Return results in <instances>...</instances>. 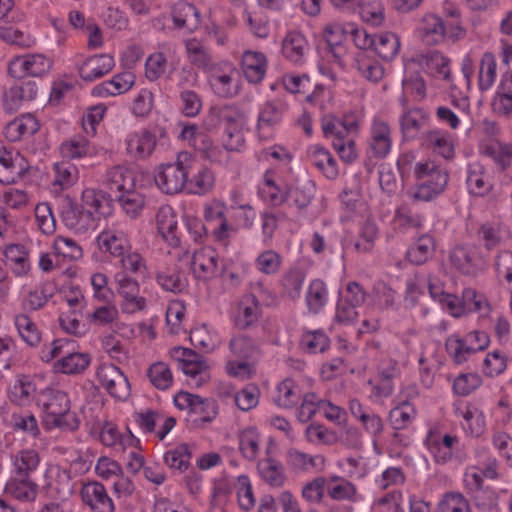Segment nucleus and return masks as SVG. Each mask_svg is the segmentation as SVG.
I'll return each mask as SVG.
<instances>
[{
  "label": "nucleus",
  "mask_w": 512,
  "mask_h": 512,
  "mask_svg": "<svg viewBox=\"0 0 512 512\" xmlns=\"http://www.w3.org/2000/svg\"><path fill=\"white\" fill-rule=\"evenodd\" d=\"M258 193L268 205L278 206L288 198L291 188L284 183L277 171L268 170L259 185Z\"/></svg>",
  "instance_id": "obj_20"
},
{
  "label": "nucleus",
  "mask_w": 512,
  "mask_h": 512,
  "mask_svg": "<svg viewBox=\"0 0 512 512\" xmlns=\"http://www.w3.org/2000/svg\"><path fill=\"white\" fill-rule=\"evenodd\" d=\"M300 396L298 384L292 379H285L277 386L274 401L280 407L289 408L297 403Z\"/></svg>",
  "instance_id": "obj_53"
},
{
  "label": "nucleus",
  "mask_w": 512,
  "mask_h": 512,
  "mask_svg": "<svg viewBox=\"0 0 512 512\" xmlns=\"http://www.w3.org/2000/svg\"><path fill=\"white\" fill-rule=\"evenodd\" d=\"M110 189L119 193L118 202L123 212L134 219L145 208V198L136 187V176L132 170L116 166L108 172Z\"/></svg>",
  "instance_id": "obj_6"
},
{
  "label": "nucleus",
  "mask_w": 512,
  "mask_h": 512,
  "mask_svg": "<svg viewBox=\"0 0 512 512\" xmlns=\"http://www.w3.org/2000/svg\"><path fill=\"white\" fill-rule=\"evenodd\" d=\"M136 76L131 71H123L114 75L110 80L103 81L93 87L91 94L94 97L107 98L124 94L135 85Z\"/></svg>",
  "instance_id": "obj_24"
},
{
  "label": "nucleus",
  "mask_w": 512,
  "mask_h": 512,
  "mask_svg": "<svg viewBox=\"0 0 512 512\" xmlns=\"http://www.w3.org/2000/svg\"><path fill=\"white\" fill-rule=\"evenodd\" d=\"M44 389V382L39 376L22 375L10 386L8 398L17 406L27 407L33 403L37 406L38 397Z\"/></svg>",
  "instance_id": "obj_14"
},
{
  "label": "nucleus",
  "mask_w": 512,
  "mask_h": 512,
  "mask_svg": "<svg viewBox=\"0 0 512 512\" xmlns=\"http://www.w3.org/2000/svg\"><path fill=\"white\" fill-rule=\"evenodd\" d=\"M100 441L110 447H122L124 450L127 447H134L137 439L132 435L129 430L121 433L117 426L112 422H105L99 434Z\"/></svg>",
  "instance_id": "obj_37"
},
{
  "label": "nucleus",
  "mask_w": 512,
  "mask_h": 512,
  "mask_svg": "<svg viewBox=\"0 0 512 512\" xmlns=\"http://www.w3.org/2000/svg\"><path fill=\"white\" fill-rule=\"evenodd\" d=\"M274 450L276 445L271 441L267 447V457L258 463V472L266 482L278 486L284 481V471L282 465L272 458Z\"/></svg>",
  "instance_id": "obj_38"
},
{
  "label": "nucleus",
  "mask_w": 512,
  "mask_h": 512,
  "mask_svg": "<svg viewBox=\"0 0 512 512\" xmlns=\"http://www.w3.org/2000/svg\"><path fill=\"white\" fill-rule=\"evenodd\" d=\"M106 112L107 107L104 104H97L88 107L81 118V127L83 131L87 135H96L98 126L103 121Z\"/></svg>",
  "instance_id": "obj_63"
},
{
  "label": "nucleus",
  "mask_w": 512,
  "mask_h": 512,
  "mask_svg": "<svg viewBox=\"0 0 512 512\" xmlns=\"http://www.w3.org/2000/svg\"><path fill=\"white\" fill-rule=\"evenodd\" d=\"M235 67L225 62L214 66L209 71V83L213 91L221 97H232L238 92Z\"/></svg>",
  "instance_id": "obj_19"
},
{
  "label": "nucleus",
  "mask_w": 512,
  "mask_h": 512,
  "mask_svg": "<svg viewBox=\"0 0 512 512\" xmlns=\"http://www.w3.org/2000/svg\"><path fill=\"white\" fill-rule=\"evenodd\" d=\"M93 245L92 259L104 263L123 256L130 249V240L124 232L108 228L95 237Z\"/></svg>",
  "instance_id": "obj_8"
},
{
  "label": "nucleus",
  "mask_w": 512,
  "mask_h": 512,
  "mask_svg": "<svg viewBox=\"0 0 512 512\" xmlns=\"http://www.w3.org/2000/svg\"><path fill=\"white\" fill-rule=\"evenodd\" d=\"M170 357L177 363L178 368L189 377L192 384L200 386L209 380V366L194 351L175 347L170 350Z\"/></svg>",
  "instance_id": "obj_10"
},
{
  "label": "nucleus",
  "mask_w": 512,
  "mask_h": 512,
  "mask_svg": "<svg viewBox=\"0 0 512 512\" xmlns=\"http://www.w3.org/2000/svg\"><path fill=\"white\" fill-rule=\"evenodd\" d=\"M148 378L152 385L160 390H167L173 384V375L164 362L153 363L148 369Z\"/></svg>",
  "instance_id": "obj_64"
},
{
  "label": "nucleus",
  "mask_w": 512,
  "mask_h": 512,
  "mask_svg": "<svg viewBox=\"0 0 512 512\" xmlns=\"http://www.w3.org/2000/svg\"><path fill=\"white\" fill-rule=\"evenodd\" d=\"M40 463V457L34 449H23L13 457L14 473L18 476H29L34 472Z\"/></svg>",
  "instance_id": "obj_50"
},
{
  "label": "nucleus",
  "mask_w": 512,
  "mask_h": 512,
  "mask_svg": "<svg viewBox=\"0 0 512 512\" xmlns=\"http://www.w3.org/2000/svg\"><path fill=\"white\" fill-rule=\"evenodd\" d=\"M327 49L318 62L319 72L330 80L336 79L337 68L346 66L348 54L347 39L350 38L359 50L354 66L367 80L378 82L384 76L382 65L371 58L370 49L384 62L393 61L401 49V40L397 33L381 31L370 35L359 24L351 21H336L327 25L323 33Z\"/></svg>",
  "instance_id": "obj_1"
},
{
  "label": "nucleus",
  "mask_w": 512,
  "mask_h": 512,
  "mask_svg": "<svg viewBox=\"0 0 512 512\" xmlns=\"http://www.w3.org/2000/svg\"><path fill=\"white\" fill-rule=\"evenodd\" d=\"M228 211L226 203L217 198L206 201L202 211L213 239L225 245L229 242Z\"/></svg>",
  "instance_id": "obj_11"
},
{
  "label": "nucleus",
  "mask_w": 512,
  "mask_h": 512,
  "mask_svg": "<svg viewBox=\"0 0 512 512\" xmlns=\"http://www.w3.org/2000/svg\"><path fill=\"white\" fill-rule=\"evenodd\" d=\"M52 66V59L43 54H25L9 62L8 72L14 78L42 77L50 72Z\"/></svg>",
  "instance_id": "obj_13"
},
{
  "label": "nucleus",
  "mask_w": 512,
  "mask_h": 512,
  "mask_svg": "<svg viewBox=\"0 0 512 512\" xmlns=\"http://www.w3.org/2000/svg\"><path fill=\"white\" fill-rule=\"evenodd\" d=\"M156 226L165 242L171 246L178 245L177 215L172 207L165 205L159 208L156 215Z\"/></svg>",
  "instance_id": "obj_31"
},
{
  "label": "nucleus",
  "mask_w": 512,
  "mask_h": 512,
  "mask_svg": "<svg viewBox=\"0 0 512 512\" xmlns=\"http://www.w3.org/2000/svg\"><path fill=\"white\" fill-rule=\"evenodd\" d=\"M281 111L271 103L264 105L258 119V132L261 137L272 136L273 127L281 120Z\"/></svg>",
  "instance_id": "obj_61"
},
{
  "label": "nucleus",
  "mask_w": 512,
  "mask_h": 512,
  "mask_svg": "<svg viewBox=\"0 0 512 512\" xmlns=\"http://www.w3.org/2000/svg\"><path fill=\"white\" fill-rule=\"evenodd\" d=\"M310 47L303 34L299 32H289L282 41L281 52L285 59L296 65L302 64Z\"/></svg>",
  "instance_id": "obj_29"
},
{
  "label": "nucleus",
  "mask_w": 512,
  "mask_h": 512,
  "mask_svg": "<svg viewBox=\"0 0 512 512\" xmlns=\"http://www.w3.org/2000/svg\"><path fill=\"white\" fill-rule=\"evenodd\" d=\"M40 129L38 119L32 114H22L5 128V135L10 141H18L34 135Z\"/></svg>",
  "instance_id": "obj_32"
},
{
  "label": "nucleus",
  "mask_w": 512,
  "mask_h": 512,
  "mask_svg": "<svg viewBox=\"0 0 512 512\" xmlns=\"http://www.w3.org/2000/svg\"><path fill=\"white\" fill-rule=\"evenodd\" d=\"M439 303L442 309L453 317H461L471 312L485 316L490 311V305L486 297L471 288L463 291L461 299L447 293Z\"/></svg>",
  "instance_id": "obj_9"
},
{
  "label": "nucleus",
  "mask_w": 512,
  "mask_h": 512,
  "mask_svg": "<svg viewBox=\"0 0 512 512\" xmlns=\"http://www.w3.org/2000/svg\"><path fill=\"white\" fill-rule=\"evenodd\" d=\"M470 193L485 196L492 190V182L480 165L471 166L467 178Z\"/></svg>",
  "instance_id": "obj_54"
},
{
  "label": "nucleus",
  "mask_w": 512,
  "mask_h": 512,
  "mask_svg": "<svg viewBox=\"0 0 512 512\" xmlns=\"http://www.w3.org/2000/svg\"><path fill=\"white\" fill-rule=\"evenodd\" d=\"M481 151L502 168L512 165V144L491 141L483 145Z\"/></svg>",
  "instance_id": "obj_57"
},
{
  "label": "nucleus",
  "mask_w": 512,
  "mask_h": 512,
  "mask_svg": "<svg viewBox=\"0 0 512 512\" xmlns=\"http://www.w3.org/2000/svg\"><path fill=\"white\" fill-rule=\"evenodd\" d=\"M101 149L84 137H73L60 145V154L68 160L93 158L99 155Z\"/></svg>",
  "instance_id": "obj_30"
},
{
  "label": "nucleus",
  "mask_w": 512,
  "mask_h": 512,
  "mask_svg": "<svg viewBox=\"0 0 512 512\" xmlns=\"http://www.w3.org/2000/svg\"><path fill=\"white\" fill-rule=\"evenodd\" d=\"M15 326L21 339L29 346H37L41 341V332L36 324L24 314L17 315Z\"/></svg>",
  "instance_id": "obj_59"
},
{
  "label": "nucleus",
  "mask_w": 512,
  "mask_h": 512,
  "mask_svg": "<svg viewBox=\"0 0 512 512\" xmlns=\"http://www.w3.org/2000/svg\"><path fill=\"white\" fill-rule=\"evenodd\" d=\"M450 260L454 266L465 274H474L482 268L481 259L471 255L464 247L455 248L451 252Z\"/></svg>",
  "instance_id": "obj_55"
},
{
  "label": "nucleus",
  "mask_w": 512,
  "mask_h": 512,
  "mask_svg": "<svg viewBox=\"0 0 512 512\" xmlns=\"http://www.w3.org/2000/svg\"><path fill=\"white\" fill-rule=\"evenodd\" d=\"M30 169L27 159L14 149L0 146V182L5 184L21 180Z\"/></svg>",
  "instance_id": "obj_17"
},
{
  "label": "nucleus",
  "mask_w": 512,
  "mask_h": 512,
  "mask_svg": "<svg viewBox=\"0 0 512 512\" xmlns=\"http://www.w3.org/2000/svg\"><path fill=\"white\" fill-rule=\"evenodd\" d=\"M197 160L188 152H181L174 162L160 163L153 169V181L164 194L185 192L187 177L196 168Z\"/></svg>",
  "instance_id": "obj_5"
},
{
  "label": "nucleus",
  "mask_w": 512,
  "mask_h": 512,
  "mask_svg": "<svg viewBox=\"0 0 512 512\" xmlns=\"http://www.w3.org/2000/svg\"><path fill=\"white\" fill-rule=\"evenodd\" d=\"M164 461L171 469L185 471L191 461V451L188 445L182 443L170 448L164 454Z\"/></svg>",
  "instance_id": "obj_62"
},
{
  "label": "nucleus",
  "mask_w": 512,
  "mask_h": 512,
  "mask_svg": "<svg viewBox=\"0 0 512 512\" xmlns=\"http://www.w3.org/2000/svg\"><path fill=\"white\" fill-rule=\"evenodd\" d=\"M214 181L212 171L206 167H198L197 163L196 168L187 177L185 192L188 194L203 195L212 189Z\"/></svg>",
  "instance_id": "obj_40"
},
{
  "label": "nucleus",
  "mask_w": 512,
  "mask_h": 512,
  "mask_svg": "<svg viewBox=\"0 0 512 512\" xmlns=\"http://www.w3.org/2000/svg\"><path fill=\"white\" fill-rule=\"evenodd\" d=\"M190 341L195 348L203 352H211L219 345L220 338L207 325H198L191 330Z\"/></svg>",
  "instance_id": "obj_47"
},
{
  "label": "nucleus",
  "mask_w": 512,
  "mask_h": 512,
  "mask_svg": "<svg viewBox=\"0 0 512 512\" xmlns=\"http://www.w3.org/2000/svg\"><path fill=\"white\" fill-rule=\"evenodd\" d=\"M226 132L223 144L227 150L238 151L244 145V127L246 118L243 113L228 108L224 112Z\"/></svg>",
  "instance_id": "obj_22"
},
{
  "label": "nucleus",
  "mask_w": 512,
  "mask_h": 512,
  "mask_svg": "<svg viewBox=\"0 0 512 512\" xmlns=\"http://www.w3.org/2000/svg\"><path fill=\"white\" fill-rule=\"evenodd\" d=\"M354 5L358 6L361 20L369 26L379 27L385 21V8L381 0H362Z\"/></svg>",
  "instance_id": "obj_43"
},
{
  "label": "nucleus",
  "mask_w": 512,
  "mask_h": 512,
  "mask_svg": "<svg viewBox=\"0 0 512 512\" xmlns=\"http://www.w3.org/2000/svg\"><path fill=\"white\" fill-rule=\"evenodd\" d=\"M119 270L116 273H123L124 276L137 277L144 275L147 271V265L144 257L136 250L131 248L120 256Z\"/></svg>",
  "instance_id": "obj_46"
},
{
  "label": "nucleus",
  "mask_w": 512,
  "mask_h": 512,
  "mask_svg": "<svg viewBox=\"0 0 512 512\" xmlns=\"http://www.w3.org/2000/svg\"><path fill=\"white\" fill-rule=\"evenodd\" d=\"M414 68V61H409L405 64L403 91L406 95L420 100L425 96V84L423 79L418 74H414Z\"/></svg>",
  "instance_id": "obj_58"
},
{
  "label": "nucleus",
  "mask_w": 512,
  "mask_h": 512,
  "mask_svg": "<svg viewBox=\"0 0 512 512\" xmlns=\"http://www.w3.org/2000/svg\"><path fill=\"white\" fill-rule=\"evenodd\" d=\"M114 66L113 56L109 54H95L79 61L77 70L83 81L92 82L110 73Z\"/></svg>",
  "instance_id": "obj_21"
},
{
  "label": "nucleus",
  "mask_w": 512,
  "mask_h": 512,
  "mask_svg": "<svg viewBox=\"0 0 512 512\" xmlns=\"http://www.w3.org/2000/svg\"><path fill=\"white\" fill-rule=\"evenodd\" d=\"M80 493L82 501L92 512H114V503L100 483H87Z\"/></svg>",
  "instance_id": "obj_27"
},
{
  "label": "nucleus",
  "mask_w": 512,
  "mask_h": 512,
  "mask_svg": "<svg viewBox=\"0 0 512 512\" xmlns=\"http://www.w3.org/2000/svg\"><path fill=\"white\" fill-rule=\"evenodd\" d=\"M4 255L12 272L16 276L26 275L31 268L28 252L22 245H8L4 250Z\"/></svg>",
  "instance_id": "obj_44"
},
{
  "label": "nucleus",
  "mask_w": 512,
  "mask_h": 512,
  "mask_svg": "<svg viewBox=\"0 0 512 512\" xmlns=\"http://www.w3.org/2000/svg\"><path fill=\"white\" fill-rule=\"evenodd\" d=\"M456 443L457 437L451 435L441 436L434 432L429 433L426 439L428 450L439 463H445L451 458L452 449Z\"/></svg>",
  "instance_id": "obj_36"
},
{
  "label": "nucleus",
  "mask_w": 512,
  "mask_h": 512,
  "mask_svg": "<svg viewBox=\"0 0 512 512\" xmlns=\"http://www.w3.org/2000/svg\"><path fill=\"white\" fill-rule=\"evenodd\" d=\"M415 187L409 196L417 201H430L443 192L448 176L434 162L421 161L414 168Z\"/></svg>",
  "instance_id": "obj_7"
},
{
  "label": "nucleus",
  "mask_w": 512,
  "mask_h": 512,
  "mask_svg": "<svg viewBox=\"0 0 512 512\" xmlns=\"http://www.w3.org/2000/svg\"><path fill=\"white\" fill-rule=\"evenodd\" d=\"M37 407L41 410L42 423L46 429L76 430L79 420L71 410L68 394L62 390L45 388L38 397Z\"/></svg>",
  "instance_id": "obj_4"
},
{
  "label": "nucleus",
  "mask_w": 512,
  "mask_h": 512,
  "mask_svg": "<svg viewBox=\"0 0 512 512\" xmlns=\"http://www.w3.org/2000/svg\"><path fill=\"white\" fill-rule=\"evenodd\" d=\"M190 261L191 271L198 279L208 280L213 278L217 272L216 252L211 248H201L191 257L185 255L180 261Z\"/></svg>",
  "instance_id": "obj_25"
},
{
  "label": "nucleus",
  "mask_w": 512,
  "mask_h": 512,
  "mask_svg": "<svg viewBox=\"0 0 512 512\" xmlns=\"http://www.w3.org/2000/svg\"><path fill=\"white\" fill-rule=\"evenodd\" d=\"M259 306L254 296L243 297L233 310L236 325L247 327L257 320Z\"/></svg>",
  "instance_id": "obj_45"
},
{
  "label": "nucleus",
  "mask_w": 512,
  "mask_h": 512,
  "mask_svg": "<svg viewBox=\"0 0 512 512\" xmlns=\"http://www.w3.org/2000/svg\"><path fill=\"white\" fill-rule=\"evenodd\" d=\"M180 137L183 141L187 142L188 145L205 153L211 160H218V157L211 148L208 135L196 125H184Z\"/></svg>",
  "instance_id": "obj_35"
},
{
  "label": "nucleus",
  "mask_w": 512,
  "mask_h": 512,
  "mask_svg": "<svg viewBox=\"0 0 512 512\" xmlns=\"http://www.w3.org/2000/svg\"><path fill=\"white\" fill-rule=\"evenodd\" d=\"M371 151L377 157L386 156L391 148L389 127L382 121H375L371 132Z\"/></svg>",
  "instance_id": "obj_48"
},
{
  "label": "nucleus",
  "mask_w": 512,
  "mask_h": 512,
  "mask_svg": "<svg viewBox=\"0 0 512 512\" xmlns=\"http://www.w3.org/2000/svg\"><path fill=\"white\" fill-rule=\"evenodd\" d=\"M113 212L111 199L105 193L92 188L83 190L79 203L70 204L62 212L65 226L75 234L95 230L102 219Z\"/></svg>",
  "instance_id": "obj_2"
},
{
  "label": "nucleus",
  "mask_w": 512,
  "mask_h": 512,
  "mask_svg": "<svg viewBox=\"0 0 512 512\" xmlns=\"http://www.w3.org/2000/svg\"><path fill=\"white\" fill-rule=\"evenodd\" d=\"M55 177L50 185V192L54 196L60 195L63 191L75 185L78 181V170L74 166L64 163H56L53 166Z\"/></svg>",
  "instance_id": "obj_39"
},
{
  "label": "nucleus",
  "mask_w": 512,
  "mask_h": 512,
  "mask_svg": "<svg viewBox=\"0 0 512 512\" xmlns=\"http://www.w3.org/2000/svg\"><path fill=\"white\" fill-rule=\"evenodd\" d=\"M114 282L121 298L120 306L125 313H136L146 307L145 297L140 295V285L136 277L114 274Z\"/></svg>",
  "instance_id": "obj_15"
},
{
  "label": "nucleus",
  "mask_w": 512,
  "mask_h": 512,
  "mask_svg": "<svg viewBox=\"0 0 512 512\" xmlns=\"http://www.w3.org/2000/svg\"><path fill=\"white\" fill-rule=\"evenodd\" d=\"M242 70L249 82L263 80L267 70V59L263 53L246 51L242 57Z\"/></svg>",
  "instance_id": "obj_34"
},
{
  "label": "nucleus",
  "mask_w": 512,
  "mask_h": 512,
  "mask_svg": "<svg viewBox=\"0 0 512 512\" xmlns=\"http://www.w3.org/2000/svg\"><path fill=\"white\" fill-rule=\"evenodd\" d=\"M99 385L115 400L126 401L131 394L127 377L121 369L113 364H101L96 370Z\"/></svg>",
  "instance_id": "obj_12"
},
{
  "label": "nucleus",
  "mask_w": 512,
  "mask_h": 512,
  "mask_svg": "<svg viewBox=\"0 0 512 512\" xmlns=\"http://www.w3.org/2000/svg\"><path fill=\"white\" fill-rule=\"evenodd\" d=\"M39 358L44 363H50L55 373L64 375H79L92 361L89 353L80 351L76 343L68 339H56L44 345Z\"/></svg>",
  "instance_id": "obj_3"
},
{
  "label": "nucleus",
  "mask_w": 512,
  "mask_h": 512,
  "mask_svg": "<svg viewBox=\"0 0 512 512\" xmlns=\"http://www.w3.org/2000/svg\"><path fill=\"white\" fill-rule=\"evenodd\" d=\"M187 321L186 305L181 300H172L168 303L165 314V325L168 333L178 335L185 331Z\"/></svg>",
  "instance_id": "obj_41"
},
{
  "label": "nucleus",
  "mask_w": 512,
  "mask_h": 512,
  "mask_svg": "<svg viewBox=\"0 0 512 512\" xmlns=\"http://www.w3.org/2000/svg\"><path fill=\"white\" fill-rule=\"evenodd\" d=\"M38 88L35 82L27 81L19 85H15L5 94V105L8 109L14 110L19 108L23 103L32 101L36 98Z\"/></svg>",
  "instance_id": "obj_42"
},
{
  "label": "nucleus",
  "mask_w": 512,
  "mask_h": 512,
  "mask_svg": "<svg viewBox=\"0 0 512 512\" xmlns=\"http://www.w3.org/2000/svg\"><path fill=\"white\" fill-rule=\"evenodd\" d=\"M155 134L140 130L130 133L126 140V152L134 159H146L150 157L156 147Z\"/></svg>",
  "instance_id": "obj_26"
},
{
  "label": "nucleus",
  "mask_w": 512,
  "mask_h": 512,
  "mask_svg": "<svg viewBox=\"0 0 512 512\" xmlns=\"http://www.w3.org/2000/svg\"><path fill=\"white\" fill-rule=\"evenodd\" d=\"M5 492L12 498L23 502H32L36 499L38 487L28 476L15 474L6 484Z\"/></svg>",
  "instance_id": "obj_33"
},
{
  "label": "nucleus",
  "mask_w": 512,
  "mask_h": 512,
  "mask_svg": "<svg viewBox=\"0 0 512 512\" xmlns=\"http://www.w3.org/2000/svg\"><path fill=\"white\" fill-rule=\"evenodd\" d=\"M328 301L326 285L321 280H313L306 294V303L310 312L318 313Z\"/></svg>",
  "instance_id": "obj_60"
},
{
  "label": "nucleus",
  "mask_w": 512,
  "mask_h": 512,
  "mask_svg": "<svg viewBox=\"0 0 512 512\" xmlns=\"http://www.w3.org/2000/svg\"><path fill=\"white\" fill-rule=\"evenodd\" d=\"M435 243L431 236L422 235L407 251V258L411 263L420 265L425 263L433 254Z\"/></svg>",
  "instance_id": "obj_56"
},
{
  "label": "nucleus",
  "mask_w": 512,
  "mask_h": 512,
  "mask_svg": "<svg viewBox=\"0 0 512 512\" xmlns=\"http://www.w3.org/2000/svg\"><path fill=\"white\" fill-rule=\"evenodd\" d=\"M459 424L466 436L479 438L487 430V421L484 411L476 404L467 402L455 410Z\"/></svg>",
  "instance_id": "obj_18"
},
{
  "label": "nucleus",
  "mask_w": 512,
  "mask_h": 512,
  "mask_svg": "<svg viewBox=\"0 0 512 512\" xmlns=\"http://www.w3.org/2000/svg\"><path fill=\"white\" fill-rule=\"evenodd\" d=\"M414 33L424 45H437L446 39L444 23L434 14L424 15L417 22Z\"/></svg>",
  "instance_id": "obj_23"
},
{
  "label": "nucleus",
  "mask_w": 512,
  "mask_h": 512,
  "mask_svg": "<svg viewBox=\"0 0 512 512\" xmlns=\"http://www.w3.org/2000/svg\"><path fill=\"white\" fill-rule=\"evenodd\" d=\"M288 463L303 471H321L325 466V458L321 455L310 456L297 450L288 452Z\"/></svg>",
  "instance_id": "obj_52"
},
{
  "label": "nucleus",
  "mask_w": 512,
  "mask_h": 512,
  "mask_svg": "<svg viewBox=\"0 0 512 512\" xmlns=\"http://www.w3.org/2000/svg\"><path fill=\"white\" fill-rule=\"evenodd\" d=\"M256 216L255 209L243 199L242 194L239 191H233L228 216L229 239L240 230L250 229Z\"/></svg>",
  "instance_id": "obj_16"
},
{
  "label": "nucleus",
  "mask_w": 512,
  "mask_h": 512,
  "mask_svg": "<svg viewBox=\"0 0 512 512\" xmlns=\"http://www.w3.org/2000/svg\"><path fill=\"white\" fill-rule=\"evenodd\" d=\"M306 160L328 179H335L339 174L337 163L331 153L318 144L307 148Z\"/></svg>",
  "instance_id": "obj_28"
},
{
  "label": "nucleus",
  "mask_w": 512,
  "mask_h": 512,
  "mask_svg": "<svg viewBox=\"0 0 512 512\" xmlns=\"http://www.w3.org/2000/svg\"><path fill=\"white\" fill-rule=\"evenodd\" d=\"M156 281L162 289L173 293H183L188 287L187 277L174 268L158 273Z\"/></svg>",
  "instance_id": "obj_49"
},
{
  "label": "nucleus",
  "mask_w": 512,
  "mask_h": 512,
  "mask_svg": "<svg viewBox=\"0 0 512 512\" xmlns=\"http://www.w3.org/2000/svg\"><path fill=\"white\" fill-rule=\"evenodd\" d=\"M52 250L61 261H78L83 257L82 247L73 239L58 236L54 239Z\"/></svg>",
  "instance_id": "obj_51"
}]
</instances>
